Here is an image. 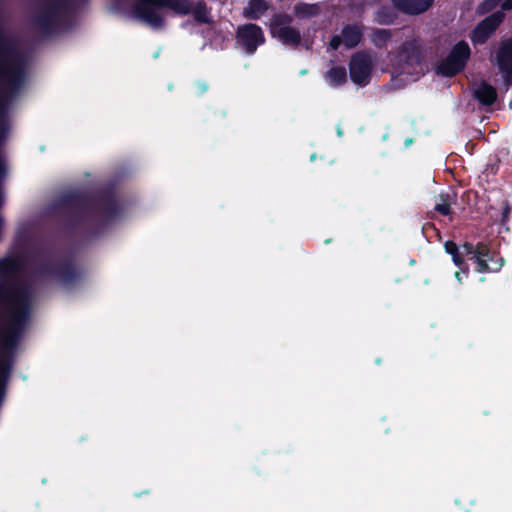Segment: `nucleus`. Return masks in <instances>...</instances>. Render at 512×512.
Wrapping results in <instances>:
<instances>
[{
  "mask_svg": "<svg viewBox=\"0 0 512 512\" xmlns=\"http://www.w3.org/2000/svg\"><path fill=\"white\" fill-rule=\"evenodd\" d=\"M55 208L63 219L65 231L86 241L101 235L122 211L116 189L111 185L93 194L66 192L55 201Z\"/></svg>",
  "mask_w": 512,
  "mask_h": 512,
  "instance_id": "1",
  "label": "nucleus"
},
{
  "mask_svg": "<svg viewBox=\"0 0 512 512\" xmlns=\"http://www.w3.org/2000/svg\"><path fill=\"white\" fill-rule=\"evenodd\" d=\"M28 80L27 62L14 38L0 33V124H12L10 110Z\"/></svg>",
  "mask_w": 512,
  "mask_h": 512,
  "instance_id": "2",
  "label": "nucleus"
},
{
  "mask_svg": "<svg viewBox=\"0 0 512 512\" xmlns=\"http://www.w3.org/2000/svg\"><path fill=\"white\" fill-rule=\"evenodd\" d=\"M31 311L17 302H0V389H7Z\"/></svg>",
  "mask_w": 512,
  "mask_h": 512,
  "instance_id": "3",
  "label": "nucleus"
},
{
  "mask_svg": "<svg viewBox=\"0 0 512 512\" xmlns=\"http://www.w3.org/2000/svg\"><path fill=\"white\" fill-rule=\"evenodd\" d=\"M170 9L177 15L192 14L195 22L210 24L212 19L210 11L203 0L192 5L191 0H136L133 7L135 16L154 29H161L165 25L164 17L159 9Z\"/></svg>",
  "mask_w": 512,
  "mask_h": 512,
  "instance_id": "4",
  "label": "nucleus"
},
{
  "mask_svg": "<svg viewBox=\"0 0 512 512\" xmlns=\"http://www.w3.org/2000/svg\"><path fill=\"white\" fill-rule=\"evenodd\" d=\"M444 249L447 254L451 255L454 265L466 275L469 273V267L465 262L466 256L476 264L478 273L498 272L504 265V259L482 241L476 244L465 241L459 246L453 240H447L444 243Z\"/></svg>",
  "mask_w": 512,
  "mask_h": 512,
  "instance_id": "5",
  "label": "nucleus"
},
{
  "mask_svg": "<svg viewBox=\"0 0 512 512\" xmlns=\"http://www.w3.org/2000/svg\"><path fill=\"white\" fill-rule=\"evenodd\" d=\"M25 261L21 254L7 255L0 259V302H17L31 311V290L18 283L24 271Z\"/></svg>",
  "mask_w": 512,
  "mask_h": 512,
  "instance_id": "6",
  "label": "nucleus"
},
{
  "mask_svg": "<svg viewBox=\"0 0 512 512\" xmlns=\"http://www.w3.org/2000/svg\"><path fill=\"white\" fill-rule=\"evenodd\" d=\"M75 0H45L32 18V25L44 36L59 32L74 15Z\"/></svg>",
  "mask_w": 512,
  "mask_h": 512,
  "instance_id": "7",
  "label": "nucleus"
},
{
  "mask_svg": "<svg viewBox=\"0 0 512 512\" xmlns=\"http://www.w3.org/2000/svg\"><path fill=\"white\" fill-rule=\"evenodd\" d=\"M34 273L41 279L56 280L67 289L77 285L83 276L72 255L61 257L54 262L42 261L35 267Z\"/></svg>",
  "mask_w": 512,
  "mask_h": 512,
  "instance_id": "8",
  "label": "nucleus"
},
{
  "mask_svg": "<svg viewBox=\"0 0 512 512\" xmlns=\"http://www.w3.org/2000/svg\"><path fill=\"white\" fill-rule=\"evenodd\" d=\"M426 50L420 37L406 39L397 49L393 65L401 74L423 75Z\"/></svg>",
  "mask_w": 512,
  "mask_h": 512,
  "instance_id": "9",
  "label": "nucleus"
},
{
  "mask_svg": "<svg viewBox=\"0 0 512 512\" xmlns=\"http://www.w3.org/2000/svg\"><path fill=\"white\" fill-rule=\"evenodd\" d=\"M471 55L469 44L465 40L457 42L447 55L436 66V73L443 77H454L461 73L466 67Z\"/></svg>",
  "mask_w": 512,
  "mask_h": 512,
  "instance_id": "10",
  "label": "nucleus"
},
{
  "mask_svg": "<svg viewBox=\"0 0 512 512\" xmlns=\"http://www.w3.org/2000/svg\"><path fill=\"white\" fill-rule=\"evenodd\" d=\"M293 17L287 13L272 15L269 24L270 34L285 46L297 48L302 40L300 31L292 27Z\"/></svg>",
  "mask_w": 512,
  "mask_h": 512,
  "instance_id": "11",
  "label": "nucleus"
},
{
  "mask_svg": "<svg viewBox=\"0 0 512 512\" xmlns=\"http://www.w3.org/2000/svg\"><path fill=\"white\" fill-rule=\"evenodd\" d=\"M373 61L367 51L355 52L349 61V75L351 81L358 86H366L371 79Z\"/></svg>",
  "mask_w": 512,
  "mask_h": 512,
  "instance_id": "12",
  "label": "nucleus"
},
{
  "mask_svg": "<svg viewBox=\"0 0 512 512\" xmlns=\"http://www.w3.org/2000/svg\"><path fill=\"white\" fill-rule=\"evenodd\" d=\"M236 44L248 55H253L259 46L264 44L265 36L262 28L254 23L239 25L235 35Z\"/></svg>",
  "mask_w": 512,
  "mask_h": 512,
  "instance_id": "13",
  "label": "nucleus"
},
{
  "mask_svg": "<svg viewBox=\"0 0 512 512\" xmlns=\"http://www.w3.org/2000/svg\"><path fill=\"white\" fill-rule=\"evenodd\" d=\"M503 11H496L481 20L471 31L470 40L475 45H483L495 33L504 21Z\"/></svg>",
  "mask_w": 512,
  "mask_h": 512,
  "instance_id": "14",
  "label": "nucleus"
},
{
  "mask_svg": "<svg viewBox=\"0 0 512 512\" xmlns=\"http://www.w3.org/2000/svg\"><path fill=\"white\" fill-rule=\"evenodd\" d=\"M12 124H0V208L4 203V185L3 182L7 176L8 168L6 164V156L4 146L10 136Z\"/></svg>",
  "mask_w": 512,
  "mask_h": 512,
  "instance_id": "15",
  "label": "nucleus"
},
{
  "mask_svg": "<svg viewBox=\"0 0 512 512\" xmlns=\"http://www.w3.org/2000/svg\"><path fill=\"white\" fill-rule=\"evenodd\" d=\"M393 6L406 15L416 16L428 11L434 0H391Z\"/></svg>",
  "mask_w": 512,
  "mask_h": 512,
  "instance_id": "16",
  "label": "nucleus"
},
{
  "mask_svg": "<svg viewBox=\"0 0 512 512\" xmlns=\"http://www.w3.org/2000/svg\"><path fill=\"white\" fill-rule=\"evenodd\" d=\"M496 63L505 74L512 71V38L502 40L496 51Z\"/></svg>",
  "mask_w": 512,
  "mask_h": 512,
  "instance_id": "17",
  "label": "nucleus"
},
{
  "mask_svg": "<svg viewBox=\"0 0 512 512\" xmlns=\"http://www.w3.org/2000/svg\"><path fill=\"white\" fill-rule=\"evenodd\" d=\"M473 97L482 106H491L497 100V90L491 84L482 81L473 91Z\"/></svg>",
  "mask_w": 512,
  "mask_h": 512,
  "instance_id": "18",
  "label": "nucleus"
},
{
  "mask_svg": "<svg viewBox=\"0 0 512 512\" xmlns=\"http://www.w3.org/2000/svg\"><path fill=\"white\" fill-rule=\"evenodd\" d=\"M341 35L346 48H355L362 40V27L355 24H347L342 28Z\"/></svg>",
  "mask_w": 512,
  "mask_h": 512,
  "instance_id": "19",
  "label": "nucleus"
},
{
  "mask_svg": "<svg viewBox=\"0 0 512 512\" xmlns=\"http://www.w3.org/2000/svg\"><path fill=\"white\" fill-rule=\"evenodd\" d=\"M268 9L269 4L265 0H249L243 9V16L249 20H258Z\"/></svg>",
  "mask_w": 512,
  "mask_h": 512,
  "instance_id": "20",
  "label": "nucleus"
},
{
  "mask_svg": "<svg viewBox=\"0 0 512 512\" xmlns=\"http://www.w3.org/2000/svg\"><path fill=\"white\" fill-rule=\"evenodd\" d=\"M293 11L298 19H310L321 13V7L318 3L298 2L295 4Z\"/></svg>",
  "mask_w": 512,
  "mask_h": 512,
  "instance_id": "21",
  "label": "nucleus"
},
{
  "mask_svg": "<svg viewBox=\"0 0 512 512\" xmlns=\"http://www.w3.org/2000/svg\"><path fill=\"white\" fill-rule=\"evenodd\" d=\"M393 37L390 29L374 28L371 32V42L378 49L386 48Z\"/></svg>",
  "mask_w": 512,
  "mask_h": 512,
  "instance_id": "22",
  "label": "nucleus"
},
{
  "mask_svg": "<svg viewBox=\"0 0 512 512\" xmlns=\"http://www.w3.org/2000/svg\"><path fill=\"white\" fill-rule=\"evenodd\" d=\"M325 79L332 86H342L347 82V71L343 66L332 67L326 72Z\"/></svg>",
  "mask_w": 512,
  "mask_h": 512,
  "instance_id": "23",
  "label": "nucleus"
},
{
  "mask_svg": "<svg viewBox=\"0 0 512 512\" xmlns=\"http://www.w3.org/2000/svg\"><path fill=\"white\" fill-rule=\"evenodd\" d=\"M396 13L389 6L379 7L374 14V21L380 25H390L396 20Z\"/></svg>",
  "mask_w": 512,
  "mask_h": 512,
  "instance_id": "24",
  "label": "nucleus"
},
{
  "mask_svg": "<svg viewBox=\"0 0 512 512\" xmlns=\"http://www.w3.org/2000/svg\"><path fill=\"white\" fill-rule=\"evenodd\" d=\"M439 198H440L441 202L435 204L434 210L443 216L450 215L452 212L451 206H450V199H451L450 194L449 193H441L439 195Z\"/></svg>",
  "mask_w": 512,
  "mask_h": 512,
  "instance_id": "25",
  "label": "nucleus"
},
{
  "mask_svg": "<svg viewBox=\"0 0 512 512\" xmlns=\"http://www.w3.org/2000/svg\"><path fill=\"white\" fill-rule=\"evenodd\" d=\"M502 0H483L476 7V14L479 16L486 15L496 9Z\"/></svg>",
  "mask_w": 512,
  "mask_h": 512,
  "instance_id": "26",
  "label": "nucleus"
},
{
  "mask_svg": "<svg viewBox=\"0 0 512 512\" xmlns=\"http://www.w3.org/2000/svg\"><path fill=\"white\" fill-rule=\"evenodd\" d=\"M500 159L498 157H494L493 159H489V162L486 164L484 173L489 175H496L499 171Z\"/></svg>",
  "mask_w": 512,
  "mask_h": 512,
  "instance_id": "27",
  "label": "nucleus"
},
{
  "mask_svg": "<svg viewBox=\"0 0 512 512\" xmlns=\"http://www.w3.org/2000/svg\"><path fill=\"white\" fill-rule=\"evenodd\" d=\"M512 207L508 201L502 203L501 225H505L509 221Z\"/></svg>",
  "mask_w": 512,
  "mask_h": 512,
  "instance_id": "28",
  "label": "nucleus"
},
{
  "mask_svg": "<svg viewBox=\"0 0 512 512\" xmlns=\"http://www.w3.org/2000/svg\"><path fill=\"white\" fill-rule=\"evenodd\" d=\"M342 43H343L342 35L341 36L340 35H333L330 38L329 46L331 47L332 50H337Z\"/></svg>",
  "mask_w": 512,
  "mask_h": 512,
  "instance_id": "29",
  "label": "nucleus"
},
{
  "mask_svg": "<svg viewBox=\"0 0 512 512\" xmlns=\"http://www.w3.org/2000/svg\"><path fill=\"white\" fill-rule=\"evenodd\" d=\"M502 9L503 10H511L512 9V0H505L502 3Z\"/></svg>",
  "mask_w": 512,
  "mask_h": 512,
  "instance_id": "30",
  "label": "nucleus"
},
{
  "mask_svg": "<svg viewBox=\"0 0 512 512\" xmlns=\"http://www.w3.org/2000/svg\"><path fill=\"white\" fill-rule=\"evenodd\" d=\"M199 92L202 94L207 91L208 85L204 82L198 83Z\"/></svg>",
  "mask_w": 512,
  "mask_h": 512,
  "instance_id": "31",
  "label": "nucleus"
},
{
  "mask_svg": "<svg viewBox=\"0 0 512 512\" xmlns=\"http://www.w3.org/2000/svg\"><path fill=\"white\" fill-rule=\"evenodd\" d=\"M461 272H463L462 270L461 271H456L455 272V278L461 283L462 282V279H461Z\"/></svg>",
  "mask_w": 512,
  "mask_h": 512,
  "instance_id": "32",
  "label": "nucleus"
},
{
  "mask_svg": "<svg viewBox=\"0 0 512 512\" xmlns=\"http://www.w3.org/2000/svg\"><path fill=\"white\" fill-rule=\"evenodd\" d=\"M330 242H331V239H327V240H325V243H326V244H328V243H330Z\"/></svg>",
  "mask_w": 512,
  "mask_h": 512,
  "instance_id": "33",
  "label": "nucleus"
},
{
  "mask_svg": "<svg viewBox=\"0 0 512 512\" xmlns=\"http://www.w3.org/2000/svg\"><path fill=\"white\" fill-rule=\"evenodd\" d=\"M509 106H510V108H512V101H510Z\"/></svg>",
  "mask_w": 512,
  "mask_h": 512,
  "instance_id": "34",
  "label": "nucleus"
}]
</instances>
